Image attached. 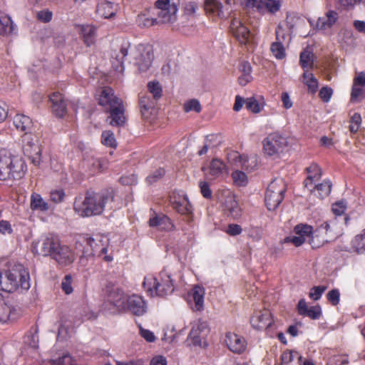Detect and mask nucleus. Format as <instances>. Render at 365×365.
I'll return each mask as SVG.
<instances>
[{
    "label": "nucleus",
    "instance_id": "f257e3e1",
    "mask_svg": "<svg viewBox=\"0 0 365 365\" xmlns=\"http://www.w3.org/2000/svg\"><path fill=\"white\" fill-rule=\"evenodd\" d=\"M113 200V192L87 191L84 197L79 195L75 197L73 210L82 217L101 215L106 203Z\"/></svg>",
    "mask_w": 365,
    "mask_h": 365
},
{
    "label": "nucleus",
    "instance_id": "f03ea898",
    "mask_svg": "<svg viewBox=\"0 0 365 365\" xmlns=\"http://www.w3.org/2000/svg\"><path fill=\"white\" fill-rule=\"evenodd\" d=\"M143 287L149 297H167L173 294L175 289L173 276L166 269L160 272L158 277L152 274L145 276Z\"/></svg>",
    "mask_w": 365,
    "mask_h": 365
},
{
    "label": "nucleus",
    "instance_id": "7ed1b4c3",
    "mask_svg": "<svg viewBox=\"0 0 365 365\" xmlns=\"http://www.w3.org/2000/svg\"><path fill=\"white\" fill-rule=\"evenodd\" d=\"M103 309L110 314L128 310L134 315L141 316L146 312V304L143 298H113L104 302Z\"/></svg>",
    "mask_w": 365,
    "mask_h": 365
},
{
    "label": "nucleus",
    "instance_id": "20e7f679",
    "mask_svg": "<svg viewBox=\"0 0 365 365\" xmlns=\"http://www.w3.org/2000/svg\"><path fill=\"white\" fill-rule=\"evenodd\" d=\"M19 287L24 290H28L30 287L29 274L21 265L5 272L1 291L13 293Z\"/></svg>",
    "mask_w": 365,
    "mask_h": 365
},
{
    "label": "nucleus",
    "instance_id": "39448f33",
    "mask_svg": "<svg viewBox=\"0 0 365 365\" xmlns=\"http://www.w3.org/2000/svg\"><path fill=\"white\" fill-rule=\"evenodd\" d=\"M339 226L334 220L329 222H324L315 230L312 229L309 243L313 249L319 248L333 239L337 235V230Z\"/></svg>",
    "mask_w": 365,
    "mask_h": 365
},
{
    "label": "nucleus",
    "instance_id": "423d86ee",
    "mask_svg": "<svg viewBox=\"0 0 365 365\" xmlns=\"http://www.w3.org/2000/svg\"><path fill=\"white\" fill-rule=\"evenodd\" d=\"M287 187L282 179H274L268 185L265 193V205L269 210H274L282 202Z\"/></svg>",
    "mask_w": 365,
    "mask_h": 365
},
{
    "label": "nucleus",
    "instance_id": "0eeeda50",
    "mask_svg": "<svg viewBox=\"0 0 365 365\" xmlns=\"http://www.w3.org/2000/svg\"><path fill=\"white\" fill-rule=\"evenodd\" d=\"M26 171L27 165L24 159L12 153L1 181L19 180L25 176Z\"/></svg>",
    "mask_w": 365,
    "mask_h": 365
},
{
    "label": "nucleus",
    "instance_id": "6e6552de",
    "mask_svg": "<svg viewBox=\"0 0 365 365\" xmlns=\"http://www.w3.org/2000/svg\"><path fill=\"white\" fill-rule=\"evenodd\" d=\"M22 143L24 154L31 160L34 165H39L41 162V149L38 144L37 136L31 131L26 133L22 136Z\"/></svg>",
    "mask_w": 365,
    "mask_h": 365
},
{
    "label": "nucleus",
    "instance_id": "1a4fd4ad",
    "mask_svg": "<svg viewBox=\"0 0 365 365\" xmlns=\"http://www.w3.org/2000/svg\"><path fill=\"white\" fill-rule=\"evenodd\" d=\"M263 152L269 156H279L287 145V139L278 133L269 134L262 141Z\"/></svg>",
    "mask_w": 365,
    "mask_h": 365
},
{
    "label": "nucleus",
    "instance_id": "9d476101",
    "mask_svg": "<svg viewBox=\"0 0 365 365\" xmlns=\"http://www.w3.org/2000/svg\"><path fill=\"white\" fill-rule=\"evenodd\" d=\"M61 245L59 237L56 235L48 234L38 242V246H33V252L43 257H51L59 246Z\"/></svg>",
    "mask_w": 365,
    "mask_h": 365
},
{
    "label": "nucleus",
    "instance_id": "9b49d317",
    "mask_svg": "<svg viewBox=\"0 0 365 365\" xmlns=\"http://www.w3.org/2000/svg\"><path fill=\"white\" fill-rule=\"evenodd\" d=\"M98 103L102 107L103 111L106 112L123 103V101L115 94L111 87L104 86L101 89Z\"/></svg>",
    "mask_w": 365,
    "mask_h": 365
},
{
    "label": "nucleus",
    "instance_id": "f8f14e48",
    "mask_svg": "<svg viewBox=\"0 0 365 365\" xmlns=\"http://www.w3.org/2000/svg\"><path fill=\"white\" fill-rule=\"evenodd\" d=\"M234 0H206L205 10L207 14L225 18L230 14Z\"/></svg>",
    "mask_w": 365,
    "mask_h": 365
},
{
    "label": "nucleus",
    "instance_id": "ddd939ff",
    "mask_svg": "<svg viewBox=\"0 0 365 365\" xmlns=\"http://www.w3.org/2000/svg\"><path fill=\"white\" fill-rule=\"evenodd\" d=\"M155 6L159 10L158 16L162 24L170 23L175 20L178 8L175 4H170V0H157Z\"/></svg>",
    "mask_w": 365,
    "mask_h": 365
},
{
    "label": "nucleus",
    "instance_id": "4468645a",
    "mask_svg": "<svg viewBox=\"0 0 365 365\" xmlns=\"http://www.w3.org/2000/svg\"><path fill=\"white\" fill-rule=\"evenodd\" d=\"M338 19L339 14L336 11L329 10L324 14V16L319 17L316 22L312 19H309L308 21L311 26L327 34L333 27Z\"/></svg>",
    "mask_w": 365,
    "mask_h": 365
},
{
    "label": "nucleus",
    "instance_id": "2eb2a0df",
    "mask_svg": "<svg viewBox=\"0 0 365 365\" xmlns=\"http://www.w3.org/2000/svg\"><path fill=\"white\" fill-rule=\"evenodd\" d=\"M273 323L272 314L267 309L255 311L250 318L252 327L257 330H265Z\"/></svg>",
    "mask_w": 365,
    "mask_h": 365
},
{
    "label": "nucleus",
    "instance_id": "dca6fc26",
    "mask_svg": "<svg viewBox=\"0 0 365 365\" xmlns=\"http://www.w3.org/2000/svg\"><path fill=\"white\" fill-rule=\"evenodd\" d=\"M153 53L143 45H138L135 48V64L140 72L146 71L151 66Z\"/></svg>",
    "mask_w": 365,
    "mask_h": 365
},
{
    "label": "nucleus",
    "instance_id": "f3484780",
    "mask_svg": "<svg viewBox=\"0 0 365 365\" xmlns=\"http://www.w3.org/2000/svg\"><path fill=\"white\" fill-rule=\"evenodd\" d=\"M230 31L235 38L240 43L246 45L250 40V31L240 21V19L234 18L232 19Z\"/></svg>",
    "mask_w": 365,
    "mask_h": 365
},
{
    "label": "nucleus",
    "instance_id": "a211bd4d",
    "mask_svg": "<svg viewBox=\"0 0 365 365\" xmlns=\"http://www.w3.org/2000/svg\"><path fill=\"white\" fill-rule=\"evenodd\" d=\"M104 113L108 114L107 122L110 125L118 128L125 125L127 118L125 114V108L123 103Z\"/></svg>",
    "mask_w": 365,
    "mask_h": 365
},
{
    "label": "nucleus",
    "instance_id": "6ab92c4d",
    "mask_svg": "<svg viewBox=\"0 0 365 365\" xmlns=\"http://www.w3.org/2000/svg\"><path fill=\"white\" fill-rule=\"evenodd\" d=\"M22 314V310L17 306L6 302L4 298L0 299V322L6 323L18 319Z\"/></svg>",
    "mask_w": 365,
    "mask_h": 365
},
{
    "label": "nucleus",
    "instance_id": "aec40b11",
    "mask_svg": "<svg viewBox=\"0 0 365 365\" xmlns=\"http://www.w3.org/2000/svg\"><path fill=\"white\" fill-rule=\"evenodd\" d=\"M170 202L173 208L181 215H188L192 212L191 204L185 195H180L174 191L170 195Z\"/></svg>",
    "mask_w": 365,
    "mask_h": 365
},
{
    "label": "nucleus",
    "instance_id": "412c9836",
    "mask_svg": "<svg viewBox=\"0 0 365 365\" xmlns=\"http://www.w3.org/2000/svg\"><path fill=\"white\" fill-rule=\"evenodd\" d=\"M60 266L66 267L71 264L75 260L73 251L66 245H61L51 257Z\"/></svg>",
    "mask_w": 365,
    "mask_h": 365
},
{
    "label": "nucleus",
    "instance_id": "4be33fe9",
    "mask_svg": "<svg viewBox=\"0 0 365 365\" xmlns=\"http://www.w3.org/2000/svg\"><path fill=\"white\" fill-rule=\"evenodd\" d=\"M227 348L233 353L242 354L247 348L245 339L235 333L227 332L225 340Z\"/></svg>",
    "mask_w": 365,
    "mask_h": 365
},
{
    "label": "nucleus",
    "instance_id": "5701e85b",
    "mask_svg": "<svg viewBox=\"0 0 365 365\" xmlns=\"http://www.w3.org/2000/svg\"><path fill=\"white\" fill-rule=\"evenodd\" d=\"M148 225L151 227H157L160 231L170 232L175 227L170 217L164 214H155L149 219Z\"/></svg>",
    "mask_w": 365,
    "mask_h": 365
},
{
    "label": "nucleus",
    "instance_id": "b1692460",
    "mask_svg": "<svg viewBox=\"0 0 365 365\" xmlns=\"http://www.w3.org/2000/svg\"><path fill=\"white\" fill-rule=\"evenodd\" d=\"M53 113L58 118H63L67 113V106L63 96L60 92H53L49 96Z\"/></svg>",
    "mask_w": 365,
    "mask_h": 365
},
{
    "label": "nucleus",
    "instance_id": "393cba45",
    "mask_svg": "<svg viewBox=\"0 0 365 365\" xmlns=\"http://www.w3.org/2000/svg\"><path fill=\"white\" fill-rule=\"evenodd\" d=\"M118 10V4L107 0H100L97 4L96 12L101 18L111 19L115 16Z\"/></svg>",
    "mask_w": 365,
    "mask_h": 365
},
{
    "label": "nucleus",
    "instance_id": "a878e982",
    "mask_svg": "<svg viewBox=\"0 0 365 365\" xmlns=\"http://www.w3.org/2000/svg\"><path fill=\"white\" fill-rule=\"evenodd\" d=\"M298 314L303 317H308L312 319H319L322 316L320 306L314 305L309 307L304 299H302L297 304Z\"/></svg>",
    "mask_w": 365,
    "mask_h": 365
},
{
    "label": "nucleus",
    "instance_id": "bb28decb",
    "mask_svg": "<svg viewBox=\"0 0 365 365\" xmlns=\"http://www.w3.org/2000/svg\"><path fill=\"white\" fill-rule=\"evenodd\" d=\"M305 170L307 176L304 181V187L309 190H313V185L321 178L322 170L318 165L312 163Z\"/></svg>",
    "mask_w": 365,
    "mask_h": 365
},
{
    "label": "nucleus",
    "instance_id": "cd10ccee",
    "mask_svg": "<svg viewBox=\"0 0 365 365\" xmlns=\"http://www.w3.org/2000/svg\"><path fill=\"white\" fill-rule=\"evenodd\" d=\"M13 125L18 131L25 134L31 131L34 123L29 116L23 113H16L13 117Z\"/></svg>",
    "mask_w": 365,
    "mask_h": 365
},
{
    "label": "nucleus",
    "instance_id": "c85d7f7f",
    "mask_svg": "<svg viewBox=\"0 0 365 365\" xmlns=\"http://www.w3.org/2000/svg\"><path fill=\"white\" fill-rule=\"evenodd\" d=\"M156 101L146 94H141L139 96V106L142 116L144 118H149L155 110Z\"/></svg>",
    "mask_w": 365,
    "mask_h": 365
},
{
    "label": "nucleus",
    "instance_id": "c756f323",
    "mask_svg": "<svg viewBox=\"0 0 365 365\" xmlns=\"http://www.w3.org/2000/svg\"><path fill=\"white\" fill-rule=\"evenodd\" d=\"M285 38V34L282 35L279 31H276V41L271 44L270 50L273 56L278 60L284 59L286 57V50L282 39Z\"/></svg>",
    "mask_w": 365,
    "mask_h": 365
},
{
    "label": "nucleus",
    "instance_id": "7c9ffc66",
    "mask_svg": "<svg viewBox=\"0 0 365 365\" xmlns=\"http://www.w3.org/2000/svg\"><path fill=\"white\" fill-rule=\"evenodd\" d=\"M80 27V35L84 43L87 46L93 45L96 41L97 28L93 25H81Z\"/></svg>",
    "mask_w": 365,
    "mask_h": 365
},
{
    "label": "nucleus",
    "instance_id": "2f4dec72",
    "mask_svg": "<svg viewBox=\"0 0 365 365\" xmlns=\"http://www.w3.org/2000/svg\"><path fill=\"white\" fill-rule=\"evenodd\" d=\"M130 47L129 43H124L122 44L120 51L115 54V57H113L112 65L114 69L118 72H123L124 58L128 54V48Z\"/></svg>",
    "mask_w": 365,
    "mask_h": 365
},
{
    "label": "nucleus",
    "instance_id": "473e14b6",
    "mask_svg": "<svg viewBox=\"0 0 365 365\" xmlns=\"http://www.w3.org/2000/svg\"><path fill=\"white\" fill-rule=\"evenodd\" d=\"M302 355L297 351L286 350L281 355V365H302Z\"/></svg>",
    "mask_w": 365,
    "mask_h": 365
},
{
    "label": "nucleus",
    "instance_id": "72a5a7b5",
    "mask_svg": "<svg viewBox=\"0 0 365 365\" xmlns=\"http://www.w3.org/2000/svg\"><path fill=\"white\" fill-rule=\"evenodd\" d=\"M239 71L241 75L238 77V83L245 86L252 80V66L248 61H243L239 65Z\"/></svg>",
    "mask_w": 365,
    "mask_h": 365
},
{
    "label": "nucleus",
    "instance_id": "f704fd0d",
    "mask_svg": "<svg viewBox=\"0 0 365 365\" xmlns=\"http://www.w3.org/2000/svg\"><path fill=\"white\" fill-rule=\"evenodd\" d=\"M265 105L264 97L259 96L257 98L255 97L247 98L245 101L246 108L253 113H259Z\"/></svg>",
    "mask_w": 365,
    "mask_h": 365
},
{
    "label": "nucleus",
    "instance_id": "c9c22d12",
    "mask_svg": "<svg viewBox=\"0 0 365 365\" xmlns=\"http://www.w3.org/2000/svg\"><path fill=\"white\" fill-rule=\"evenodd\" d=\"M331 184L329 181L324 180L322 183L314 184L313 190H309L313 195L320 199L327 197L331 192Z\"/></svg>",
    "mask_w": 365,
    "mask_h": 365
},
{
    "label": "nucleus",
    "instance_id": "e433bc0d",
    "mask_svg": "<svg viewBox=\"0 0 365 365\" xmlns=\"http://www.w3.org/2000/svg\"><path fill=\"white\" fill-rule=\"evenodd\" d=\"M314 62V55L309 49H304L300 53L299 64L304 71L307 68H312Z\"/></svg>",
    "mask_w": 365,
    "mask_h": 365
},
{
    "label": "nucleus",
    "instance_id": "4c0bfd02",
    "mask_svg": "<svg viewBox=\"0 0 365 365\" xmlns=\"http://www.w3.org/2000/svg\"><path fill=\"white\" fill-rule=\"evenodd\" d=\"M302 78L303 83L307 86L308 91L312 94L316 93L319 88V83L313 73H309L308 71H304Z\"/></svg>",
    "mask_w": 365,
    "mask_h": 365
},
{
    "label": "nucleus",
    "instance_id": "58836bf2",
    "mask_svg": "<svg viewBox=\"0 0 365 365\" xmlns=\"http://www.w3.org/2000/svg\"><path fill=\"white\" fill-rule=\"evenodd\" d=\"M31 208L33 210L47 211L49 209L48 203L39 194L33 193L31 196Z\"/></svg>",
    "mask_w": 365,
    "mask_h": 365
},
{
    "label": "nucleus",
    "instance_id": "ea45409f",
    "mask_svg": "<svg viewBox=\"0 0 365 365\" xmlns=\"http://www.w3.org/2000/svg\"><path fill=\"white\" fill-rule=\"evenodd\" d=\"M225 168V165L222 160L214 158L210 163V175H211L213 178H217L222 175Z\"/></svg>",
    "mask_w": 365,
    "mask_h": 365
},
{
    "label": "nucleus",
    "instance_id": "a19ab883",
    "mask_svg": "<svg viewBox=\"0 0 365 365\" xmlns=\"http://www.w3.org/2000/svg\"><path fill=\"white\" fill-rule=\"evenodd\" d=\"M147 88L153 98L158 101L163 96V88L161 84L158 81H149L147 84Z\"/></svg>",
    "mask_w": 365,
    "mask_h": 365
},
{
    "label": "nucleus",
    "instance_id": "79ce46f5",
    "mask_svg": "<svg viewBox=\"0 0 365 365\" xmlns=\"http://www.w3.org/2000/svg\"><path fill=\"white\" fill-rule=\"evenodd\" d=\"M282 5V0H264V14L267 12L274 14L280 11Z\"/></svg>",
    "mask_w": 365,
    "mask_h": 365
},
{
    "label": "nucleus",
    "instance_id": "37998d69",
    "mask_svg": "<svg viewBox=\"0 0 365 365\" xmlns=\"http://www.w3.org/2000/svg\"><path fill=\"white\" fill-rule=\"evenodd\" d=\"M219 138L218 134H210L205 137V144L200 150L198 151L199 155H205L209 148L214 147L217 145Z\"/></svg>",
    "mask_w": 365,
    "mask_h": 365
},
{
    "label": "nucleus",
    "instance_id": "c03bdc74",
    "mask_svg": "<svg viewBox=\"0 0 365 365\" xmlns=\"http://www.w3.org/2000/svg\"><path fill=\"white\" fill-rule=\"evenodd\" d=\"M12 155L11 151L6 148L0 149V181L2 180L4 173Z\"/></svg>",
    "mask_w": 365,
    "mask_h": 365
},
{
    "label": "nucleus",
    "instance_id": "a18cd8bd",
    "mask_svg": "<svg viewBox=\"0 0 365 365\" xmlns=\"http://www.w3.org/2000/svg\"><path fill=\"white\" fill-rule=\"evenodd\" d=\"M101 143L107 147L115 148L117 142L114 133L111 130H103L101 134Z\"/></svg>",
    "mask_w": 365,
    "mask_h": 365
},
{
    "label": "nucleus",
    "instance_id": "49530a36",
    "mask_svg": "<svg viewBox=\"0 0 365 365\" xmlns=\"http://www.w3.org/2000/svg\"><path fill=\"white\" fill-rule=\"evenodd\" d=\"M103 292L108 297H122L123 291L115 284L108 282L103 289Z\"/></svg>",
    "mask_w": 365,
    "mask_h": 365
},
{
    "label": "nucleus",
    "instance_id": "de8ad7c7",
    "mask_svg": "<svg viewBox=\"0 0 365 365\" xmlns=\"http://www.w3.org/2000/svg\"><path fill=\"white\" fill-rule=\"evenodd\" d=\"M137 23L140 27H150L154 25L162 24L160 19L148 17L145 14H139L137 17Z\"/></svg>",
    "mask_w": 365,
    "mask_h": 365
},
{
    "label": "nucleus",
    "instance_id": "09e8293b",
    "mask_svg": "<svg viewBox=\"0 0 365 365\" xmlns=\"http://www.w3.org/2000/svg\"><path fill=\"white\" fill-rule=\"evenodd\" d=\"M242 4L247 9H252L259 14H264V0H242Z\"/></svg>",
    "mask_w": 365,
    "mask_h": 365
},
{
    "label": "nucleus",
    "instance_id": "8fccbe9b",
    "mask_svg": "<svg viewBox=\"0 0 365 365\" xmlns=\"http://www.w3.org/2000/svg\"><path fill=\"white\" fill-rule=\"evenodd\" d=\"M294 232L296 235L303 237L306 240L307 237L309 239L311 237L312 227L307 224H299L294 227Z\"/></svg>",
    "mask_w": 365,
    "mask_h": 365
},
{
    "label": "nucleus",
    "instance_id": "3c124183",
    "mask_svg": "<svg viewBox=\"0 0 365 365\" xmlns=\"http://www.w3.org/2000/svg\"><path fill=\"white\" fill-rule=\"evenodd\" d=\"M365 98V88L362 86H353L351 93V101L359 103Z\"/></svg>",
    "mask_w": 365,
    "mask_h": 365
},
{
    "label": "nucleus",
    "instance_id": "603ef678",
    "mask_svg": "<svg viewBox=\"0 0 365 365\" xmlns=\"http://www.w3.org/2000/svg\"><path fill=\"white\" fill-rule=\"evenodd\" d=\"M196 331L206 336L210 331L207 322L201 319L197 320L192 327V334H195Z\"/></svg>",
    "mask_w": 365,
    "mask_h": 365
},
{
    "label": "nucleus",
    "instance_id": "864d4df0",
    "mask_svg": "<svg viewBox=\"0 0 365 365\" xmlns=\"http://www.w3.org/2000/svg\"><path fill=\"white\" fill-rule=\"evenodd\" d=\"M232 178L234 183L238 186H245L248 181L247 175L240 170L234 171L232 173Z\"/></svg>",
    "mask_w": 365,
    "mask_h": 365
},
{
    "label": "nucleus",
    "instance_id": "5fc2aeb1",
    "mask_svg": "<svg viewBox=\"0 0 365 365\" xmlns=\"http://www.w3.org/2000/svg\"><path fill=\"white\" fill-rule=\"evenodd\" d=\"M187 302L192 311L200 312L204 309V298H187Z\"/></svg>",
    "mask_w": 365,
    "mask_h": 365
},
{
    "label": "nucleus",
    "instance_id": "6e6d98bb",
    "mask_svg": "<svg viewBox=\"0 0 365 365\" xmlns=\"http://www.w3.org/2000/svg\"><path fill=\"white\" fill-rule=\"evenodd\" d=\"M11 31V20L9 16H0V35L7 34Z\"/></svg>",
    "mask_w": 365,
    "mask_h": 365
},
{
    "label": "nucleus",
    "instance_id": "4d7b16f0",
    "mask_svg": "<svg viewBox=\"0 0 365 365\" xmlns=\"http://www.w3.org/2000/svg\"><path fill=\"white\" fill-rule=\"evenodd\" d=\"M66 197V193L64 190L61 188L52 190L50 192V198L52 202L54 203H61L62 202Z\"/></svg>",
    "mask_w": 365,
    "mask_h": 365
},
{
    "label": "nucleus",
    "instance_id": "13d9d810",
    "mask_svg": "<svg viewBox=\"0 0 365 365\" xmlns=\"http://www.w3.org/2000/svg\"><path fill=\"white\" fill-rule=\"evenodd\" d=\"M361 124V117L360 114L354 113L351 115L349 129L351 133H356L359 129Z\"/></svg>",
    "mask_w": 365,
    "mask_h": 365
},
{
    "label": "nucleus",
    "instance_id": "bf43d9fd",
    "mask_svg": "<svg viewBox=\"0 0 365 365\" xmlns=\"http://www.w3.org/2000/svg\"><path fill=\"white\" fill-rule=\"evenodd\" d=\"M352 247L358 253H364L365 252V241L359 235L355 236L351 242Z\"/></svg>",
    "mask_w": 365,
    "mask_h": 365
},
{
    "label": "nucleus",
    "instance_id": "052dcab7",
    "mask_svg": "<svg viewBox=\"0 0 365 365\" xmlns=\"http://www.w3.org/2000/svg\"><path fill=\"white\" fill-rule=\"evenodd\" d=\"M201 110V105L200 102L196 99L190 100L184 104V110L186 113H188L191 110H194L196 113H200Z\"/></svg>",
    "mask_w": 365,
    "mask_h": 365
},
{
    "label": "nucleus",
    "instance_id": "680f3d73",
    "mask_svg": "<svg viewBox=\"0 0 365 365\" xmlns=\"http://www.w3.org/2000/svg\"><path fill=\"white\" fill-rule=\"evenodd\" d=\"M53 12L48 9L37 12L36 19L42 23H48L52 20Z\"/></svg>",
    "mask_w": 365,
    "mask_h": 365
},
{
    "label": "nucleus",
    "instance_id": "e2e57ef3",
    "mask_svg": "<svg viewBox=\"0 0 365 365\" xmlns=\"http://www.w3.org/2000/svg\"><path fill=\"white\" fill-rule=\"evenodd\" d=\"M227 209L229 212V215L234 219L239 218L241 216V210L235 200L230 202V205H227Z\"/></svg>",
    "mask_w": 365,
    "mask_h": 365
},
{
    "label": "nucleus",
    "instance_id": "0e129e2a",
    "mask_svg": "<svg viewBox=\"0 0 365 365\" xmlns=\"http://www.w3.org/2000/svg\"><path fill=\"white\" fill-rule=\"evenodd\" d=\"M165 170L163 168H160L155 170L153 173L149 175L146 178V181L148 184H152L162 178L165 175Z\"/></svg>",
    "mask_w": 365,
    "mask_h": 365
},
{
    "label": "nucleus",
    "instance_id": "69168bd1",
    "mask_svg": "<svg viewBox=\"0 0 365 365\" xmlns=\"http://www.w3.org/2000/svg\"><path fill=\"white\" fill-rule=\"evenodd\" d=\"M73 362L74 360L69 354H64L58 359L51 361L52 365H71Z\"/></svg>",
    "mask_w": 365,
    "mask_h": 365
},
{
    "label": "nucleus",
    "instance_id": "338daca9",
    "mask_svg": "<svg viewBox=\"0 0 365 365\" xmlns=\"http://www.w3.org/2000/svg\"><path fill=\"white\" fill-rule=\"evenodd\" d=\"M61 288L66 294H70L73 292L72 277L70 274L66 275L61 282Z\"/></svg>",
    "mask_w": 365,
    "mask_h": 365
},
{
    "label": "nucleus",
    "instance_id": "774afa93",
    "mask_svg": "<svg viewBox=\"0 0 365 365\" xmlns=\"http://www.w3.org/2000/svg\"><path fill=\"white\" fill-rule=\"evenodd\" d=\"M200 188V192L202 195L207 199H211L212 196V192L210 189V185L205 181H201L199 183Z\"/></svg>",
    "mask_w": 365,
    "mask_h": 365
}]
</instances>
